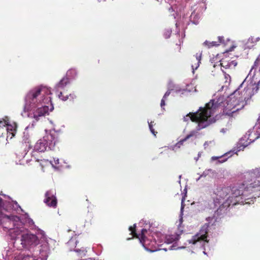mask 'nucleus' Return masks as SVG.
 I'll return each mask as SVG.
<instances>
[{
    "label": "nucleus",
    "mask_w": 260,
    "mask_h": 260,
    "mask_svg": "<svg viewBox=\"0 0 260 260\" xmlns=\"http://www.w3.org/2000/svg\"><path fill=\"white\" fill-rule=\"evenodd\" d=\"M51 94L50 89L42 85L32 88L25 96L24 111H29L28 116L34 118L36 121H39L40 117L44 116L48 112V107L43 104L51 101L49 96Z\"/></svg>",
    "instance_id": "nucleus-2"
},
{
    "label": "nucleus",
    "mask_w": 260,
    "mask_h": 260,
    "mask_svg": "<svg viewBox=\"0 0 260 260\" xmlns=\"http://www.w3.org/2000/svg\"><path fill=\"white\" fill-rule=\"evenodd\" d=\"M237 64L235 60H227L226 59H222L220 60V65L221 67L225 69L235 68Z\"/></svg>",
    "instance_id": "nucleus-10"
},
{
    "label": "nucleus",
    "mask_w": 260,
    "mask_h": 260,
    "mask_svg": "<svg viewBox=\"0 0 260 260\" xmlns=\"http://www.w3.org/2000/svg\"><path fill=\"white\" fill-rule=\"evenodd\" d=\"M177 49L180 51L181 50V46L180 45H176Z\"/></svg>",
    "instance_id": "nucleus-28"
},
{
    "label": "nucleus",
    "mask_w": 260,
    "mask_h": 260,
    "mask_svg": "<svg viewBox=\"0 0 260 260\" xmlns=\"http://www.w3.org/2000/svg\"><path fill=\"white\" fill-rule=\"evenodd\" d=\"M58 140L55 134H47L42 139L39 140L34 146V150L38 152H44L48 149H53Z\"/></svg>",
    "instance_id": "nucleus-6"
},
{
    "label": "nucleus",
    "mask_w": 260,
    "mask_h": 260,
    "mask_svg": "<svg viewBox=\"0 0 260 260\" xmlns=\"http://www.w3.org/2000/svg\"><path fill=\"white\" fill-rule=\"evenodd\" d=\"M7 131L9 135H11V138L14 137L16 134V128H13L12 125H8L7 127Z\"/></svg>",
    "instance_id": "nucleus-19"
},
{
    "label": "nucleus",
    "mask_w": 260,
    "mask_h": 260,
    "mask_svg": "<svg viewBox=\"0 0 260 260\" xmlns=\"http://www.w3.org/2000/svg\"><path fill=\"white\" fill-rule=\"evenodd\" d=\"M0 224L5 231L8 230L10 233H14L16 235H18L23 231V229H21L23 228V223L17 216H8L0 213Z\"/></svg>",
    "instance_id": "nucleus-3"
},
{
    "label": "nucleus",
    "mask_w": 260,
    "mask_h": 260,
    "mask_svg": "<svg viewBox=\"0 0 260 260\" xmlns=\"http://www.w3.org/2000/svg\"><path fill=\"white\" fill-rule=\"evenodd\" d=\"M205 109V107L204 108H200V109H199V110L198 111H197L196 112H190L188 114H187L186 116L184 117V121H188V117L190 118V119L193 122L192 119H193L192 117L195 116V113H199V114H200V113H202V114H204V115H205V110H204ZM195 122H196V121H194ZM198 124L199 123L198 122H197Z\"/></svg>",
    "instance_id": "nucleus-12"
},
{
    "label": "nucleus",
    "mask_w": 260,
    "mask_h": 260,
    "mask_svg": "<svg viewBox=\"0 0 260 260\" xmlns=\"http://www.w3.org/2000/svg\"><path fill=\"white\" fill-rule=\"evenodd\" d=\"M219 209L217 210V212L218 213Z\"/></svg>",
    "instance_id": "nucleus-30"
},
{
    "label": "nucleus",
    "mask_w": 260,
    "mask_h": 260,
    "mask_svg": "<svg viewBox=\"0 0 260 260\" xmlns=\"http://www.w3.org/2000/svg\"><path fill=\"white\" fill-rule=\"evenodd\" d=\"M247 44L249 48L260 49V38L251 37L248 39Z\"/></svg>",
    "instance_id": "nucleus-11"
},
{
    "label": "nucleus",
    "mask_w": 260,
    "mask_h": 260,
    "mask_svg": "<svg viewBox=\"0 0 260 260\" xmlns=\"http://www.w3.org/2000/svg\"><path fill=\"white\" fill-rule=\"evenodd\" d=\"M179 235L175 233L172 235H167L165 238V242L168 244L172 243L179 240Z\"/></svg>",
    "instance_id": "nucleus-13"
},
{
    "label": "nucleus",
    "mask_w": 260,
    "mask_h": 260,
    "mask_svg": "<svg viewBox=\"0 0 260 260\" xmlns=\"http://www.w3.org/2000/svg\"><path fill=\"white\" fill-rule=\"evenodd\" d=\"M69 83V79L68 77H63L56 85L57 88H63Z\"/></svg>",
    "instance_id": "nucleus-15"
},
{
    "label": "nucleus",
    "mask_w": 260,
    "mask_h": 260,
    "mask_svg": "<svg viewBox=\"0 0 260 260\" xmlns=\"http://www.w3.org/2000/svg\"><path fill=\"white\" fill-rule=\"evenodd\" d=\"M204 45L209 48L213 46H217L219 45V44L216 41H212L210 42L209 41H206L205 42H204Z\"/></svg>",
    "instance_id": "nucleus-18"
},
{
    "label": "nucleus",
    "mask_w": 260,
    "mask_h": 260,
    "mask_svg": "<svg viewBox=\"0 0 260 260\" xmlns=\"http://www.w3.org/2000/svg\"><path fill=\"white\" fill-rule=\"evenodd\" d=\"M224 78L225 79V83L226 84L225 85L226 86L227 84L229 85L230 84V83L231 82V78L229 74H226L225 73H224Z\"/></svg>",
    "instance_id": "nucleus-22"
},
{
    "label": "nucleus",
    "mask_w": 260,
    "mask_h": 260,
    "mask_svg": "<svg viewBox=\"0 0 260 260\" xmlns=\"http://www.w3.org/2000/svg\"><path fill=\"white\" fill-rule=\"evenodd\" d=\"M208 222L205 223L200 229L199 232L192 236L190 240H188L189 243L196 244L198 242H205L208 243L207 239L209 229L215 225L216 218L214 216L208 217L206 218Z\"/></svg>",
    "instance_id": "nucleus-4"
},
{
    "label": "nucleus",
    "mask_w": 260,
    "mask_h": 260,
    "mask_svg": "<svg viewBox=\"0 0 260 260\" xmlns=\"http://www.w3.org/2000/svg\"><path fill=\"white\" fill-rule=\"evenodd\" d=\"M196 132L194 131L191 132L189 134L187 135L184 139H181L180 140L177 144L176 145L178 146L179 147H180L181 145H183V143L189 139L191 137H193L195 136Z\"/></svg>",
    "instance_id": "nucleus-16"
},
{
    "label": "nucleus",
    "mask_w": 260,
    "mask_h": 260,
    "mask_svg": "<svg viewBox=\"0 0 260 260\" xmlns=\"http://www.w3.org/2000/svg\"><path fill=\"white\" fill-rule=\"evenodd\" d=\"M232 190L230 187H219L216 188L215 193L217 196V200H221L225 199V202H223L222 205L225 204V206H229L231 204V199L236 196L231 195Z\"/></svg>",
    "instance_id": "nucleus-7"
},
{
    "label": "nucleus",
    "mask_w": 260,
    "mask_h": 260,
    "mask_svg": "<svg viewBox=\"0 0 260 260\" xmlns=\"http://www.w3.org/2000/svg\"><path fill=\"white\" fill-rule=\"evenodd\" d=\"M21 241V244L24 247L30 245H37L39 243L38 237L36 235L29 233L22 234Z\"/></svg>",
    "instance_id": "nucleus-8"
},
{
    "label": "nucleus",
    "mask_w": 260,
    "mask_h": 260,
    "mask_svg": "<svg viewBox=\"0 0 260 260\" xmlns=\"http://www.w3.org/2000/svg\"><path fill=\"white\" fill-rule=\"evenodd\" d=\"M3 208V201L2 198H0V213L2 212V209Z\"/></svg>",
    "instance_id": "nucleus-27"
},
{
    "label": "nucleus",
    "mask_w": 260,
    "mask_h": 260,
    "mask_svg": "<svg viewBox=\"0 0 260 260\" xmlns=\"http://www.w3.org/2000/svg\"><path fill=\"white\" fill-rule=\"evenodd\" d=\"M202 55V52H199L196 53V54L195 55L196 62L194 64H192L191 66L193 70H194V69L196 70L199 67L200 63H201Z\"/></svg>",
    "instance_id": "nucleus-14"
},
{
    "label": "nucleus",
    "mask_w": 260,
    "mask_h": 260,
    "mask_svg": "<svg viewBox=\"0 0 260 260\" xmlns=\"http://www.w3.org/2000/svg\"><path fill=\"white\" fill-rule=\"evenodd\" d=\"M163 249H164L165 250H167V249L166 248H163Z\"/></svg>",
    "instance_id": "nucleus-32"
},
{
    "label": "nucleus",
    "mask_w": 260,
    "mask_h": 260,
    "mask_svg": "<svg viewBox=\"0 0 260 260\" xmlns=\"http://www.w3.org/2000/svg\"><path fill=\"white\" fill-rule=\"evenodd\" d=\"M171 93V90H168L166 93L165 94H164L162 99H161V103H160V106L161 107H164V106H165L166 104H165V100L167 98L168 96H169V95Z\"/></svg>",
    "instance_id": "nucleus-20"
},
{
    "label": "nucleus",
    "mask_w": 260,
    "mask_h": 260,
    "mask_svg": "<svg viewBox=\"0 0 260 260\" xmlns=\"http://www.w3.org/2000/svg\"><path fill=\"white\" fill-rule=\"evenodd\" d=\"M58 96L60 100H61L63 101H67L68 99H69V97H70V98L72 99H74V98L75 97L74 94H70L69 95H65L64 93L62 92H60V93L58 95Z\"/></svg>",
    "instance_id": "nucleus-17"
},
{
    "label": "nucleus",
    "mask_w": 260,
    "mask_h": 260,
    "mask_svg": "<svg viewBox=\"0 0 260 260\" xmlns=\"http://www.w3.org/2000/svg\"><path fill=\"white\" fill-rule=\"evenodd\" d=\"M75 251L79 253H83V254L86 253L87 252L86 250H85V249H84V248L79 249V248H76V247H75Z\"/></svg>",
    "instance_id": "nucleus-24"
},
{
    "label": "nucleus",
    "mask_w": 260,
    "mask_h": 260,
    "mask_svg": "<svg viewBox=\"0 0 260 260\" xmlns=\"http://www.w3.org/2000/svg\"><path fill=\"white\" fill-rule=\"evenodd\" d=\"M136 224H134L129 228V230L131 232L133 238L135 237L139 239L140 243L145 249H149L151 251H157L158 244H157L156 241L145 237V234L147 233V230L143 229L141 230V233L138 234L136 233Z\"/></svg>",
    "instance_id": "nucleus-5"
},
{
    "label": "nucleus",
    "mask_w": 260,
    "mask_h": 260,
    "mask_svg": "<svg viewBox=\"0 0 260 260\" xmlns=\"http://www.w3.org/2000/svg\"><path fill=\"white\" fill-rule=\"evenodd\" d=\"M25 221L27 222L29 225H33L34 224L33 220L31 218H29L27 215Z\"/></svg>",
    "instance_id": "nucleus-25"
},
{
    "label": "nucleus",
    "mask_w": 260,
    "mask_h": 260,
    "mask_svg": "<svg viewBox=\"0 0 260 260\" xmlns=\"http://www.w3.org/2000/svg\"><path fill=\"white\" fill-rule=\"evenodd\" d=\"M256 87L257 88V89L258 88L257 87V85H255Z\"/></svg>",
    "instance_id": "nucleus-31"
},
{
    "label": "nucleus",
    "mask_w": 260,
    "mask_h": 260,
    "mask_svg": "<svg viewBox=\"0 0 260 260\" xmlns=\"http://www.w3.org/2000/svg\"><path fill=\"white\" fill-rule=\"evenodd\" d=\"M148 124H149V129H150L151 132L154 136H156V135L157 133V132L155 131V130L153 128V125H155V123H154V121H151L150 122H148Z\"/></svg>",
    "instance_id": "nucleus-21"
},
{
    "label": "nucleus",
    "mask_w": 260,
    "mask_h": 260,
    "mask_svg": "<svg viewBox=\"0 0 260 260\" xmlns=\"http://www.w3.org/2000/svg\"><path fill=\"white\" fill-rule=\"evenodd\" d=\"M223 37H221V36H219L218 37V43H223L224 44V39H223Z\"/></svg>",
    "instance_id": "nucleus-26"
},
{
    "label": "nucleus",
    "mask_w": 260,
    "mask_h": 260,
    "mask_svg": "<svg viewBox=\"0 0 260 260\" xmlns=\"http://www.w3.org/2000/svg\"><path fill=\"white\" fill-rule=\"evenodd\" d=\"M243 85V82L233 93L234 98H236L238 100L237 102L232 98L227 100L224 95H220L211 100L206 104L205 115L202 114V113H195V116L192 117V120L199 123L197 129L200 130L208 126L209 122L208 121V118L213 115L219 109L222 110L223 115L230 117H234L238 111L243 109L245 105V102L251 96L250 92H248L249 88L248 86L244 87L243 91L241 90Z\"/></svg>",
    "instance_id": "nucleus-1"
},
{
    "label": "nucleus",
    "mask_w": 260,
    "mask_h": 260,
    "mask_svg": "<svg viewBox=\"0 0 260 260\" xmlns=\"http://www.w3.org/2000/svg\"><path fill=\"white\" fill-rule=\"evenodd\" d=\"M76 74V71L74 69L69 70L67 73V76L70 77H74V75Z\"/></svg>",
    "instance_id": "nucleus-23"
},
{
    "label": "nucleus",
    "mask_w": 260,
    "mask_h": 260,
    "mask_svg": "<svg viewBox=\"0 0 260 260\" xmlns=\"http://www.w3.org/2000/svg\"><path fill=\"white\" fill-rule=\"evenodd\" d=\"M44 202L49 207L55 208L57 207V200L55 190L50 189L46 192Z\"/></svg>",
    "instance_id": "nucleus-9"
},
{
    "label": "nucleus",
    "mask_w": 260,
    "mask_h": 260,
    "mask_svg": "<svg viewBox=\"0 0 260 260\" xmlns=\"http://www.w3.org/2000/svg\"><path fill=\"white\" fill-rule=\"evenodd\" d=\"M257 121H260V116L259 117V118L257 119Z\"/></svg>",
    "instance_id": "nucleus-29"
}]
</instances>
